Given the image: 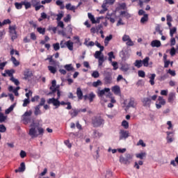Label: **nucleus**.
Returning a JSON list of instances; mask_svg holds the SVG:
<instances>
[{"label": "nucleus", "mask_w": 178, "mask_h": 178, "mask_svg": "<svg viewBox=\"0 0 178 178\" xmlns=\"http://www.w3.org/2000/svg\"><path fill=\"white\" fill-rule=\"evenodd\" d=\"M7 116H5V115H3V113H0V123H3V122H5V120H6L7 119Z\"/></svg>", "instance_id": "79ce46f5"}, {"label": "nucleus", "mask_w": 178, "mask_h": 178, "mask_svg": "<svg viewBox=\"0 0 178 178\" xmlns=\"http://www.w3.org/2000/svg\"><path fill=\"white\" fill-rule=\"evenodd\" d=\"M59 88V86H56V80H53L51 82V86L50 87V90H51L52 92H49L50 94H54V92H56V90Z\"/></svg>", "instance_id": "f8f14e48"}, {"label": "nucleus", "mask_w": 178, "mask_h": 178, "mask_svg": "<svg viewBox=\"0 0 178 178\" xmlns=\"http://www.w3.org/2000/svg\"><path fill=\"white\" fill-rule=\"evenodd\" d=\"M151 47H152V48H159V47H161V41L158 40H152V42H151Z\"/></svg>", "instance_id": "a211bd4d"}, {"label": "nucleus", "mask_w": 178, "mask_h": 178, "mask_svg": "<svg viewBox=\"0 0 178 178\" xmlns=\"http://www.w3.org/2000/svg\"><path fill=\"white\" fill-rule=\"evenodd\" d=\"M88 19H90V20L92 22V24H95V17L94 15H92V14H91V13H88Z\"/></svg>", "instance_id": "f704fd0d"}, {"label": "nucleus", "mask_w": 178, "mask_h": 178, "mask_svg": "<svg viewBox=\"0 0 178 178\" xmlns=\"http://www.w3.org/2000/svg\"><path fill=\"white\" fill-rule=\"evenodd\" d=\"M151 0H139V6L143 8L144 3H148Z\"/></svg>", "instance_id": "49530a36"}, {"label": "nucleus", "mask_w": 178, "mask_h": 178, "mask_svg": "<svg viewBox=\"0 0 178 178\" xmlns=\"http://www.w3.org/2000/svg\"><path fill=\"white\" fill-rule=\"evenodd\" d=\"M48 69L49 70V72H51L53 74H55V73H56V67H54V66H48Z\"/></svg>", "instance_id": "37998d69"}, {"label": "nucleus", "mask_w": 178, "mask_h": 178, "mask_svg": "<svg viewBox=\"0 0 178 178\" xmlns=\"http://www.w3.org/2000/svg\"><path fill=\"white\" fill-rule=\"evenodd\" d=\"M120 140H126L127 138H129V131H124L123 129H121L120 131Z\"/></svg>", "instance_id": "1a4fd4ad"}, {"label": "nucleus", "mask_w": 178, "mask_h": 178, "mask_svg": "<svg viewBox=\"0 0 178 178\" xmlns=\"http://www.w3.org/2000/svg\"><path fill=\"white\" fill-rule=\"evenodd\" d=\"M29 104H30V99H25L24 100V103H23V104H22V106L26 107V106H27V105H29Z\"/></svg>", "instance_id": "338daca9"}, {"label": "nucleus", "mask_w": 178, "mask_h": 178, "mask_svg": "<svg viewBox=\"0 0 178 178\" xmlns=\"http://www.w3.org/2000/svg\"><path fill=\"white\" fill-rule=\"evenodd\" d=\"M29 134L31 138H37L38 136H42L44 134V129L40 127L39 123L34 122L33 121L31 124Z\"/></svg>", "instance_id": "f257e3e1"}, {"label": "nucleus", "mask_w": 178, "mask_h": 178, "mask_svg": "<svg viewBox=\"0 0 178 178\" xmlns=\"http://www.w3.org/2000/svg\"><path fill=\"white\" fill-rule=\"evenodd\" d=\"M95 45H96V47H97V48H99L101 51H104V46H102L101 44H99V42H98V41H96L95 42Z\"/></svg>", "instance_id": "13d9d810"}, {"label": "nucleus", "mask_w": 178, "mask_h": 178, "mask_svg": "<svg viewBox=\"0 0 178 178\" xmlns=\"http://www.w3.org/2000/svg\"><path fill=\"white\" fill-rule=\"evenodd\" d=\"M6 131V127L3 124H0V133H5Z\"/></svg>", "instance_id": "e2e57ef3"}, {"label": "nucleus", "mask_w": 178, "mask_h": 178, "mask_svg": "<svg viewBox=\"0 0 178 178\" xmlns=\"http://www.w3.org/2000/svg\"><path fill=\"white\" fill-rule=\"evenodd\" d=\"M111 89L109 88H105L103 90H100L97 92L98 97H103L105 95V92H109Z\"/></svg>", "instance_id": "dca6fc26"}, {"label": "nucleus", "mask_w": 178, "mask_h": 178, "mask_svg": "<svg viewBox=\"0 0 178 178\" xmlns=\"http://www.w3.org/2000/svg\"><path fill=\"white\" fill-rule=\"evenodd\" d=\"M69 113L72 116V118H76V116L79 115V110L72 109L71 111H70Z\"/></svg>", "instance_id": "a878e982"}, {"label": "nucleus", "mask_w": 178, "mask_h": 178, "mask_svg": "<svg viewBox=\"0 0 178 178\" xmlns=\"http://www.w3.org/2000/svg\"><path fill=\"white\" fill-rule=\"evenodd\" d=\"M11 61L15 67H17L20 65V63L17 60L16 58L13 57V56H11Z\"/></svg>", "instance_id": "72a5a7b5"}, {"label": "nucleus", "mask_w": 178, "mask_h": 178, "mask_svg": "<svg viewBox=\"0 0 178 178\" xmlns=\"http://www.w3.org/2000/svg\"><path fill=\"white\" fill-rule=\"evenodd\" d=\"M24 74L25 80H29V79H30V77H32L33 72H31V71H30V70L27 69L25 70Z\"/></svg>", "instance_id": "6ab92c4d"}, {"label": "nucleus", "mask_w": 178, "mask_h": 178, "mask_svg": "<svg viewBox=\"0 0 178 178\" xmlns=\"http://www.w3.org/2000/svg\"><path fill=\"white\" fill-rule=\"evenodd\" d=\"M155 77H156V74H151V76L149 77V83H150L151 86H154L155 84Z\"/></svg>", "instance_id": "393cba45"}, {"label": "nucleus", "mask_w": 178, "mask_h": 178, "mask_svg": "<svg viewBox=\"0 0 178 178\" xmlns=\"http://www.w3.org/2000/svg\"><path fill=\"white\" fill-rule=\"evenodd\" d=\"M31 115H33V111H26L22 115V122L24 124H29L31 122Z\"/></svg>", "instance_id": "20e7f679"}, {"label": "nucleus", "mask_w": 178, "mask_h": 178, "mask_svg": "<svg viewBox=\"0 0 178 178\" xmlns=\"http://www.w3.org/2000/svg\"><path fill=\"white\" fill-rule=\"evenodd\" d=\"M10 81H13V83H15V86H19V84H20V82L19 81V80L15 79V77L13 76L10 78Z\"/></svg>", "instance_id": "3c124183"}, {"label": "nucleus", "mask_w": 178, "mask_h": 178, "mask_svg": "<svg viewBox=\"0 0 178 178\" xmlns=\"http://www.w3.org/2000/svg\"><path fill=\"white\" fill-rule=\"evenodd\" d=\"M74 45V42H73L72 40H68L66 42L65 48H67L69 51H73Z\"/></svg>", "instance_id": "f3484780"}, {"label": "nucleus", "mask_w": 178, "mask_h": 178, "mask_svg": "<svg viewBox=\"0 0 178 178\" xmlns=\"http://www.w3.org/2000/svg\"><path fill=\"white\" fill-rule=\"evenodd\" d=\"M60 105H67V106L66 107V109H67L68 111L72 109V104L70 102H65L63 101L60 102Z\"/></svg>", "instance_id": "c85d7f7f"}, {"label": "nucleus", "mask_w": 178, "mask_h": 178, "mask_svg": "<svg viewBox=\"0 0 178 178\" xmlns=\"http://www.w3.org/2000/svg\"><path fill=\"white\" fill-rule=\"evenodd\" d=\"M23 4L24 5L26 9H30V8H31V3H30V2L24 1Z\"/></svg>", "instance_id": "bf43d9fd"}, {"label": "nucleus", "mask_w": 178, "mask_h": 178, "mask_svg": "<svg viewBox=\"0 0 178 178\" xmlns=\"http://www.w3.org/2000/svg\"><path fill=\"white\" fill-rule=\"evenodd\" d=\"M64 69L67 70V72H72V70H74V67L72 65V64H67L64 66Z\"/></svg>", "instance_id": "cd10ccee"}, {"label": "nucleus", "mask_w": 178, "mask_h": 178, "mask_svg": "<svg viewBox=\"0 0 178 178\" xmlns=\"http://www.w3.org/2000/svg\"><path fill=\"white\" fill-rule=\"evenodd\" d=\"M60 97H59L58 96H57V98H51V99H49L47 100V104H52L54 105V106H56V108H59V106H60V102H59Z\"/></svg>", "instance_id": "0eeeda50"}, {"label": "nucleus", "mask_w": 178, "mask_h": 178, "mask_svg": "<svg viewBox=\"0 0 178 178\" xmlns=\"http://www.w3.org/2000/svg\"><path fill=\"white\" fill-rule=\"evenodd\" d=\"M137 107V101L134 97H131L127 104V108H136Z\"/></svg>", "instance_id": "9b49d317"}, {"label": "nucleus", "mask_w": 178, "mask_h": 178, "mask_svg": "<svg viewBox=\"0 0 178 178\" xmlns=\"http://www.w3.org/2000/svg\"><path fill=\"white\" fill-rule=\"evenodd\" d=\"M131 159H133V156H131L130 154H125L124 156H120V162L124 165H130Z\"/></svg>", "instance_id": "7ed1b4c3"}, {"label": "nucleus", "mask_w": 178, "mask_h": 178, "mask_svg": "<svg viewBox=\"0 0 178 178\" xmlns=\"http://www.w3.org/2000/svg\"><path fill=\"white\" fill-rule=\"evenodd\" d=\"M145 67H148V65H149V57H146L142 60V65Z\"/></svg>", "instance_id": "b1692460"}, {"label": "nucleus", "mask_w": 178, "mask_h": 178, "mask_svg": "<svg viewBox=\"0 0 178 178\" xmlns=\"http://www.w3.org/2000/svg\"><path fill=\"white\" fill-rule=\"evenodd\" d=\"M37 31H38V33L40 34H42V35H44V34H45V29L44 28L38 27L37 29Z\"/></svg>", "instance_id": "09e8293b"}, {"label": "nucleus", "mask_w": 178, "mask_h": 178, "mask_svg": "<svg viewBox=\"0 0 178 178\" xmlns=\"http://www.w3.org/2000/svg\"><path fill=\"white\" fill-rule=\"evenodd\" d=\"M14 108H15V104L11 105L8 108H7V109L5 111V114H6V115H9V113H10V112H12V111H13Z\"/></svg>", "instance_id": "58836bf2"}, {"label": "nucleus", "mask_w": 178, "mask_h": 178, "mask_svg": "<svg viewBox=\"0 0 178 178\" xmlns=\"http://www.w3.org/2000/svg\"><path fill=\"white\" fill-rule=\"evenodd\" d=\"M147 22H148V14H145L140 19V23L144 24V23H147Z\"/></svg>", "instance_id": "c756f323"}, {"label": "nucleus", "mask_w": 178, "mask_h": 178, "mask_svg": "<svg viewBox=\"0 0 178 178\" xmlns=\"http://www.w3.org/2000/svg\"><path fill=\"white\" fill-rule=\"evenodd\" d=\"M134 66L136 67H138V69H140V67H143V60H136L135 63H134Z\"/></svg>", "instance_id": "bb28decb"}, {"label": "nucleus", "mask_w": 178, "mask_h": 178, "mask_svg": "<svg viewBox=\"0 0 178 178\" xmlns=\"http://www.w3.org/2000/svg\"><path fill=\"white\" fill-rule=\"evenodd\" d=\"M99 66H102V64L104 63V62H105V59L104 58V55H102L99 58Z\"/></svg>", "instance_id": "c03bdc74"}, {"label": "nucleus", "mask_w": 178, "mask_h": 178, "mask_svg": "<svg viewBox=\"0 0 178 178\" xmlns=\"http://www.w3.org/2000/svg\"><path fill=\"white\" fill-rule=\"evenodd\" d=\"M56 4L57 5V6H60V9H63V8H65V6L63 5V1L60 0L56 1Z\"/></svg>", "instance_id": "de8ad7c7"}, {"label": "nucleus", "mask_w": 178, "mask_h": 178, "mask_svg": "<svg viewBox=\"0 0 178 178\" xmlns=\"http://www.w3.org/2000/svg\"><path fill=\"white\" fill-rule=\"evenodd\" d=\"M139 165L140 166L143 165V161H139L138 163L135 162L134 168H136V169H140V165Z\"/></svg>", "instance_id": "603ef678"}, {"label": "nucleus", "mask_w": 178, "mask_h": 178, "mask_svg": "<svg viewBox=\"0 0 178 178\" xmlns=\"http://www.w3.org/2000/svg\"><path fill=\"white\" fill-rule=\"evenodd\" d=\"M56 16H57V22H60V20H62V17H63V12L61 11L58 14L56 15Z\"/></svg>", "instance_id": "a18cd8bd"}, {"label": "nucleus", "mask_w": 178, "mask_h": 178, "mask_svg": "<svg viewBox=\"0 0 178 178\" xmlns=\"http://www.w3.org/2000/svg\"><path fill=\"white\" fill-rule=\"evenodd\" d=\"M92 77H94V79H98V77H99V72H98V71H93L92 73Z\"/></svg>", "instance_id": "864d4df0"}, {"label": "nucleus", "mask_w": 178, "mask_h": 178, "mask_svg": "<svg viewBox=\"0 0 178 178\" xmlns=\"http://www.w3.org/2000/svg\"><path fill=\"white\" fill-rule=\"evenodd\" d=\"M158 102L156 103V109H161L162 108V106L165 105L166 101L163 99V97L159 96L158 99Z\"/></svg>", "instance_id": "6e6552de"}, {"label": "nucleus", "mask_w": 178, "mask_h": 178, "mask_svg": "<svg viewBox=\"0 0 178 178\" xmlns=\"http://www.w3.org/2000/svg\"><path fill=\"white\" fill-rule=\"evenodd\" d=\"M112 40V35H109L108 36H106L105 40H104V44L106 47L108 44H109V41Z\"/></svg>", "instance_id": "ea45409f"}, {"label": "nucleus", "mask_w": 178, "mask_h": 178, "mask_svg": "<svg viewBox=\"0 0 178 178\" xmlns=\"http://www.w3.org/2000/svg\"><path fill=\"white\" fill-rule=\"evenodd\" d=\"M122 127L127 129L129 127V122L126 120H123L122 122Z\"/></svg>", "instance_id": "0e129e2a"}, {"label": "nucleus", "mask_w": 178, "mask_h": 178, "mask_svg": "<svg viewBox=\"0 0 178 178\" xmlns=\"http://www.w3.org/2000/svg\"><path fill=\"white\" fill-rule=\"evenodd\" d=\"M46 60H49V63H51V65H55V63H56V61L55 60L52 59V56L46 58Z\"/></svg>", "instance_id": "8fccbe9b"}, {"label": "nucleus", "mask_w": 178, "mask_h": 178, "mask_svg": "<svg viewBox=\"0 0 178 178\" xmlns=\"http://www.w3.org/2000/svg\"><path fill=\"white\" fill-rule=\"evenodd\" d=\"M172 101H175V95L174 93H170L168 97V102H172Z\"/></svg>", "instance_id": "6e6d98bb"}, {"label": "nucleus", "mask_w": 178, "mask_h": 178, "mask_svg": "<svg viewBox=\"0 0 178 178\" xmlns=\"http://www.w3.org/2000/svg\"><path fill=\"white\" fill-rule=\"evenodd\" d=\"M120 70L125 74L129 73V70H130V65L128 63L122 64Z\"/></svg>", "instance_id": "4468645a"}, {"label": "nucleus", "mask_w": 178, "mask_h": 178, "mask_svg": "<svg viewBox=\"0 0 178 178\" xmlns=\"http://www.w3.org/2000/svg\"><path fill=\"white\" fill-rule=\"evenodd\" d=\"M138 74L139 76V77H145V72L143 71V70H139L138 72Z\"/></svg>", "instance_id": "052dcab7"}, {"label": "nucleus", "mask_w": 178, "mask_h": 178, "mask_svg": "<svg viewBox=\"0 0 178 178\" xmlns=\"http://www.w3.org/2000/svg\"><path fill=\"white\" fill-rule=\"evenodd\" d=\"M92 124L93 127H101L105 124V120L101 116H94L92 118Z\"/></svg>", "instance_id": "f03ea898"}, {"label": "nucleus", "mask_w": 178, "mask_h": 178, "mask_svg": "<svg viewBox=\"0 0 178 178\" xmlns=\"http://www.w3.org/2000/svg\"><path fill=\"white\" fill-rule=\"evenodd\" d=\"M137 145H141L142 147H147V145L144 143V140H139V141L137 143Z\"/></svg>", "instance_id": "69168bd1"}, {"label": "nucleus", "mask_w": 178, "mask_h": 178, "mask_svg": "<svg viewBox=\"0 0 178 178\" xmlns=\"http://www.w3.org/2000/svg\"><path fill=\"white\" fill-rule=\"evenodd\" d=\"M177 31V29L176 27H174L172 29H170V37H173V34Z\"/></svg>", "instance_id": "5fc2aeb1"}, {"label": "nucleus", "mask_w": 178, "mask_h": 178, "mask_svg": "<svg viewBox=\"0 0 178 178\" xmlns=\"http://www.w3.org/2000/svg\"><path fill=\"white\" fill-rule=\"evenodd\" d=\"M142 102L143 104V106H147V108H149L151 106L152 101L149 97H145L143 98Z\"/></svg>", "instance_id": "ddd939ff"}, {"label": "nucleus", "mask_w": 178, "mask_h": 178, "mask_svg": "<svg viewBox=\"0 0 178 178\" xmlns=\"http://www.w3.org/2000/svg\"><path fill=\"white\" fill-rule=\"evenodd\" d=\"M120 15L123 16L124 17H127V19H130V17H131V16L129 13H127V11H121Z\"/></svg>", "instance_id": "2f4dec72"}, {"label": "nucleus", "mask_w": 178, "mask_h": 178, "mask_svg": "<svg viewBox=\"0 0 178 178\" xmlns=\"http://www.w3.org/2000/svg\"><path fill=\"white\" fill-rule=\"evenodd\" d=\"M92 86L95 88L99 87V86H102V81L98 79L97 81L93 82Z\"/></svg>", "instance_id": "473e14b6"}, {"label": "nucleus", "mask_w": 178, "mask_h": 178, "mask_svg": "<svg viewBox=\"0 0 178 178\" xmlns=\"http://www.w3.org/2000/svg\"><path fill=\"white\" fill-rule=\"evenodd\" d=\"M102 51H96L95 53V59H99V58H101V56H102Z\"/></svg>", "instance_id": "a19ab883"}, {"label": "nucleus", "mask_w": 178, "mask_h": 178, "mask_svg": "<svg viewBox=\"0 0 178 178\" xmlns=\"http://www.w3.org/2000/svg\"><path fill=\"white\" fill-rule=\"evenodd\" d=\"M136 158H138L139 159H144V158H145V156H147V153L145 152H141L139 154H137L136 155Z\"/></svg>", "instance_id": "7c9ffc66"}, {"label": "nucleus", "mask_w": 178, "mask_h": 178, "mask_svg": "<svg viewBox=\"0 0 178 178\" xmlns=\"http://www.w3.org/2000/svg\"><path fill=\"white\" fill-rule=\"evenodd\" d=\"M104 84H112V73L104 71Z\"/></svg>", "instance_id": "39448f33"}, {"label": "nucleus", "mask_w": 178, "mask_h": 178, "mask_svg": "<svg viewBox=\"0 0 178 178\" xmlns=\"http://www.w3.org/2000/svg\"><path fill=\"white\" fill-rule=\"evenodd\" d=\"M76 95L79 100H81V99H83V98H84V96H83V91L81 90V88H77Z\"/></svg>", "instance_id": "aec40b11"}, {"label": "nucleus", "mask_w": 178, "mask_h": 178, "mask_svg": "<svg viewBox=\"0 0 178 178\" xmlns=\"http://www.w3.org/2000/svg\"><path fill=\"white\" fill-rule=\"evenodd\" d=\"M53 47L54 51H59V49H60V46H59V43L54 44Z\"/></svg>", "instance_id": "680f3d73"}, {"label": "nucleus", "mask_w": 178, "mask_h": 178, "mask_svg": "<svg viewBox=\"0 0 178 178\" xmlns=\"http://www.w3.org/2000/svg\"><path fill=\"white\" fill-rule=\"evenodd\" d=\"M40 108L41 107H40V105H38L35 107V111H34L35 116H38V115L42 114V112L41 111Z\"/></svg>", "instance_id": "5701e85b"}, {"label": "nucleus", "mask_w": 178, "mask_h": 178, "mask_svg": "<svg viewBox=\"0 0 178 178\" xmlns=\"http://www.w3.org/2000/svg\"><path fill=\"white\" fill-rule=\"evenodd\" d=\"M112 91L115 95L120 94V87L119 86H115L112 88Z\"/></svg>", "instance_id": "412c9836"}, {"label": "nucleus", "mask_w": 178, "mask_h": 178, "mask_svg": "<svg viewBox=\"0 0 178 178\" xmlns=\"http://www.w3.org/2000/svg\"><path fill=\"white\" fill-rule=\"evenodd\" d=\"M26 170V164L24 162L21 163L20 166L19 167L18 169H16L15 170V173H23Z\"/></svg>", "instance_id": "2eb2a0df"}, {"label": "nucleus", "mask_w": 178, "mask_h": 178, "mask_svg": "<svg viewBox=\"0 0 178 178\" xmlns=\"http://www.w3.org/2000/svg\"><path fill=\"white\" fill-rule=\"evenodd\" d=\"M106 19H107V20H110L111 23H115L114 18H112V14H110L109 13H107Z\"/></svg>", "instance_id": "4c0bfd02"}, {"label": "nucleus", "mask_w": 178, "mask_h": 178, "mask_svg": "<svg viewBox=\"0 0 178 178\" xmlns=\"http://www.w3.org/2000/svg\"><path fill=\"white\" fill-rule=\"evenodd\" d=\"M9 33L11 37L12 41H15L17 38V32H16V25L9 26Z\"/></svg>", "instance_id": "423d86ee"}, {"label": "nucleus", "mask_w": 178, "mask_h": 178, "mask_svg": "<svg viewBox=\"0 0 178 178\" xmlns=\"http://www.w3.org/2000/svg\"><path fill=\"white\" fill-rule=\"evenodd\" d=\"M93 136L96 138H99L101 137H102V133L99 132L97 130H94L93 131Z\"/></svg>", "instance_id": "c9c22d12"}, {"label": "nucleus", "mask_w": 178, "mask_h": 178, "mask_svg": "<svg viewBox=\"0 0 178 178\" xmlns=\"http://www.w3.org/2000/svg\"><path fill=\"white\" fill-rule=\"evenodd\" d=\"M5 73H6L9 77H13L15 70H6Z\"/></svg>", "instance_id": "e433bc0d"}, {"label": "nucleus", "mask_w": 178, "mask_h": 178, "mask_svg": "<svg viewBox=\"0 0 178 178\" xmlns=\"http://www.w3.org/2000/svg\"><path fill=\"white\" fill-rule=\"evenodd\" d=\"M65 8L67 10H72L74 13L76 12V9H77V7L72 6L71 3L66 4Z\"/></svg>", "instance_id": "4be33fe9"}, {"label": "nucleus", "mask_w": 178, "mask_h": 178, "mask_svg": "<svg viewBox=\"0 0 178 178\" xmlns=\"http://www.w3.org/2000/svg\"><path fill=\"white\" fill-rule=\"evenodd\" d=\"M130 38V36H129L128 35H124V36L122 37V41H124V42H126V41H129Z\"/></svg>", "instance_id": "774afa93"}, {"label": "nucleus", "mask_w": 178, "mask_h": 178, "mask_svg": "<svg viewBox=\"0 0 178 178\" xmlns=\"http://www.w3.org/2000/svg\"><path fill=\"white\" fill-rule=\"evenodd\" d=\"M23 2L15 3L16 9H22V8H23Z\"/></svg>", "instance_id": "4d7b16f0"}, {"label": "nucleus", "mask_w": 178, "mask_h": 178, "mask_svg": "<svg viewBox=\"0 0 178 178\" xmlns=\"http://www.w3.org/2000/svg\"><path fill=\"white\" fill-rule=\"evenodd\" d=\"M96 95L93 92H90L88 95H83L84 101H87L88 99L89 102H92L95 99Z\"/></svg>", "instance_id": "9d476101"}]
</instances>
